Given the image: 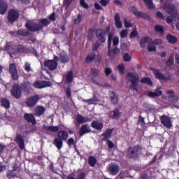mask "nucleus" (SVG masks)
Here are the masks:
<instances>
[{
  "label": "nucleus",
  "mask_w": 179,
  "mask_h": 179,
  "mask_svg": "<svg viewBox=\"0 0 179 179\" xmlns=\"http://www.w3.org/2000/svg\"><path fill=\"white\" fill-rule=\"evenodd\" d=\"M38 22H35L33 21H27L25 24V27L27 29L28 31H39V30H43L44 27H48L51 22L47 18H43L38 20Z\"/></svg>",
  "instance_id": "1"
},
{
  "label": "nucleus",
  "mask_w": 179,
  "mask_h": 179,
  "mask_svg": "<svg viewBox=\"0 0 179 179\" xmlns=\"http://www.w3.org/2000/svg\"><path fill=\"white\" fill-rule=\"evenodd\" d=\"M142 145H135L130 146L127 149L128 159H133V160H138L142 155Z\"/></svg>",
  "instance_id": "2"
},
{
  "label": "nucleus",
  "mask_w": 179,
  "mask_h": 179,
  "mask_svg": "<svg viewBox=\"0 0 179 179\" xmlns=\"http://www.w3.org/2000/svg\"><path fill=\"white\" fill-rule=\"evenodd\" d=\"M44 129L45 131H50V132H58L57 138L61 139L62 141H67L69 135L68 134V131L65 130L59 131V126H45L44 125Z\"/></svg>",
  "instance_id": "3"
},
{
  "label": "nucleus",
  "mask_w": 179,
  "mask_h": 179,
  "mask_svg": "<svg viewBox=\"0 0 179 179\" xmlns=\"http://www.w3.org/2000/svg\"><path fill=\"white\" fill-rule=\"evenodd\" d=\"M27 84L24 83L20 86L19 84H14L10 90V94L15 99H20L22 97V90L26 92Z\"/></svg>",
  "instance_id": "4"
},
{
  "label": "nucleus",
  "mask_w": 179,
  "mask_h": 179,
  "mask_svg": "<svg viewBox=\"0 0 179 179\" xmlns=\"http://www.w3.org/2000/svg\"><path fill=\"white\" fill-rule=\"evenodd\" d=\"M113 37H114V33H110L108 35V55L109 57H113V55H118L120 50L117 46H114L113 48H111V45L113 44Z\"/></svg>",
  "instance_id": "5"
},
{
  "label": "nucleus",
  "mask_w": 179,
  "mask_h": 179,
  "mask_svg": "<svg viewBox=\"0 0 179 179\" xmlns=\"http://www.w3.org/2000/svg\"><path fill=\"white\" fill-rule=\"evenodd\" d=\"M164 9L166 12V13H169V15H171L174 22H178L179 15L177 7L170 3H166L164 6Z\"/></svg>",
  "instance_id": "6"
},
{
  "label": "nucleus",
  "mask_w": 179,
  "mask_h": 179,
  "mask_svg": "<svg viewBox=\"0 0 179 179\" xmlns=\"http://www.w3.org/2000/svg\"><path fill=\"white\" fill-rule=\"evenodd\" d=\"M128 78H131L129 80V82L131 83L130 89L134 92H138V87L139 85V75L134 74V73H128Z\"/></svg>",
  "instance_id": "7"
},
{
  "label": "nucleus",
  "mask_w": 179,
  "mask_h": 179,
  "mask_svg": "<svg viewBox=\"0 0 179 179\" xmlns=\"http://www.w3.org/2000/svg\"><path fill=\"white\" fill-rule=\"evenodd\" d=\"M147 44H154L155 45H160L163 44V41L162 39L152 40V38L149 36H144L140 40V47L141 48H145Z\"/></svg>",
  "instance_id": "8"
},
{
  "label": "nucleus",
  "mask_w": 179,
  "mask_h": 179,
  "mask_svg": "<svg viewBox=\"0 0 179 179\" xmlns=\"http://www.w3.org/2000/svg\"><path fill=\"white\" fill-rule=\"evenodd\" d=\"M20 16V13H19V10L16 9H10L7 14V22L8 23H10V24H13L17 19H19Z\"/></svg>",
  "instance_id": "9"
},
{
  "label": "nucleus",
  "mask_w": 179,
  "mask_h": 179,
  "mask_svg": "<svg viewBox=\"0 0 179 179\" xmlns=\"http://www.w3.org/2000/svg\"><path fill=\"white\" fill-rule=\"evenodd\" d=\"M129 12H131L134 16L137 17L138 19H145V20H149L150 16L146 13L138 11V8L134 6L129 8Z\"/></svg>",
  "instance_id": "10"
},
{
  "label": "nucleus",
  "mask_w": 179,
  "mask_h": 179,
  "mask_svg": "<svg viewBox=\"0 0 179 179\" xmlns=\"http://www.w3.org/2000/svg\"><path fill=\"white\" fill-rule=\"evenodd\" d=\"M41 99V98L38 94L29 96V98L27 99L25 104L26 106H27V107H29V108H34V107H36L37 103H38V101H40Z\"/></svg>",
  "instance_id": "11"
},
{
  "label": "nucleus",
  "mask_w": 179,
  "mask_h": 179,
  "mask_svg": "<svg viewBox=\"0 0 179 179\" xmlns=\"http://www.w3.org/2000/svg\"><path fill=\"white\" fill-rule=\"evenodd\" d=\"M156 78V79H158V80H164V82H167V80H171V78H173L172 74H169L166 77L163 75V73L157 69H151Z\"/></svg>",
  "instance_id": "12"
},
{
  "label": "nucleus",
  "mask_w": 179,
  "mask_h": 179,
  "mask_svg": "<svg viewBox=\"0 0 179 179\" xmlns=\"http://www.w3.org/2000/svg\"><path fill=\"white\" fill-rule=\"evenodd\" d=\"M95 36L98 38L97 41L101 42L102 44H104L107 40L106 37V31L101 28H98L95 30Z\"/></svg>",
  "instance_id": "13"
},
{
  "label": "nucleus",
  "mask_w": 179,
  "mask_h": 179,
  "mask_svg": "<svg viewBox=\"0 0 179 179\" xmlns=\"http://www.w3.org/2000/svg\"><path fill=\"white\" fill-rule=\"evenodd\" d=\"M33 86L36 89H44L45 87H51L52 83L51 81L36 80L33 83Z\"/></svg>",
  "instance_id": "14"
},
{
  "label": "nucleus",
  "mask_w": 179,
  "mask_h": 179,
  "mask_svg": "<svg viewBox=\"0 0 179 179\" xmlns=\"http://www.w3.org/2000/svg\"><path fill=\"white\" fill-rule=\"evenodd\" d=\"M43 66L48 68L49 71H55L58 68V62L55 60L46 59L43 62Z\"/></svg>",
  "instance_id": "15"
},
{
  "label": "nucleus",
  "mask_w": 179,
  "mask_h": 179,
  "mask_svg": "<svg viewBox=\"0 0 179 179\" xmlns=\"http://www.w3.org/2000/svg\"><path fill=\"white\" fill-rule=\"evenodd\" d=\"M159 120L161 122V124L164 125V127H166V128H171L173 127V123H171V117L166 115H162V116L159 117Z\"/></svg>",
  "instance_id": "16"
},
{
  "label": "nucleus",
  "mask_w": 179,
  "mask_h": 179,
  "mask_svg": "<svg viewBox=\"0 0 179 179\" xmlns=\"http://www.w3.org/2000/svg\"><path fill=\"white\" fill-rule=\"evenodd\" d=\"M15 142L18 145V147L21 150H24L26 149L24 146V138H23V135L19 134H17L15 138Z\"/></svg>",
  "instance_id": "17"
},
{
  "label": "nucleus",
  "mask_w": 179,
  "mask_h": 179,
  "mask_svg": "<svg viewBox=\"0 0 179 179\" xmlns=\"http://www.w3.org/2000/svg\"><path fill=\"white\" fill-rule=\"evenodd\" d=\"M9 72L14 80H17L19 79V73H17L16 65H15L14 63L10 64Z\"/></svg>",
  "instance_id": "18"
},
{
  "label": "nucleus",
  "mask_w": 179,
  "mask_h": 179,
  "mask_svg": "<svg viewBox=\"0 0 179 179\" xmlns=\"http://www.w3.org/2000/svg\"><path fill=\"white\" fill-rule=\"evenodd\" d=\"M110 176H117L120 173V166L117 164H111L108 168Z\"/></svg>",
  "instance_id": "19"
},
{
  "label": "nucleus",
  "mask_w": 179,
  "mask_h": 179,
  "mask_svg": "<svg viewBox=\"0 0 179 179\" xmlns=\"http://www.w3.org/2000/svg\"><path fill=\"white\" fill-rule=\"evenodd\" d=\"M121 115H122V113L120 110V108H115L113 110L110 111L109 118L118 120Z\"/></svg>",
  "instance_id": "20"
},
{
  "label": "nucleus",
  "mask_w": 179,
  "mask_h": 179,
  "mask_svg": "<svg viewBox=\"0 0 179 179\" xmlns=\"http://www.w3.org/2000/svg\"><path fill=\"white\" fill-rule=\"evenodd\" d=\"M24 120H25L27 122L32 124V125H36V124H37V121H36V117L32 113H25L24 115Z\"/></svg>",
  "instance_id": "21"
},
{
  "label": "nucleus",
  "mask_w": 179,
  "mask_h": 179,
  "mask_svg": "<svg viewBox=\"0 0 179 179\" xmlns=\"http://www.w3.org/2000/svg\"><path fill=\"white\" fill-rule=\"evenodd\" d=\"M92 130H90V126L89 124H83L78 131V134L80 136H83V135H86V134H90Z\"/></svg>",
  "instance_id": "22"
},
{
  "label": "nucleus",
  "mask_w": 179,
  "mask_h": 179,
  "mask_svg": "<svg viewBox=\"0 0 179 179\" xmlns=\"http://www.w3.org/2000/svg\"><path fill=\"white\" fill-rule=\"evenodd\" d=\"M91 127L94 129H96V131H101L104 128V123L99 120H93L91 123Z\"/></svg>",
  "instance_id": "23"
},
{
  "label": "nucleus",
  "mask_w": 179,
  "mask_h": 179,
  "mask_svg": "<svg viewBox=\"0 0 179 179\" xmlns=\"http://www.w3.org/2000/svg\"><path fill=\"white\" fill-rule=\"evenodd\" d=\"M44 113H45V108L44 106H37L34 108V115L36 117H41Z\"/></svg>",
  "instance_id": "24"
},
{
  "label": "nucleus",
  "mask_w": 179,
  "mask_h": 179,
  "mask_svg": "<svg viewBox=\"0 0 179 179\" xmlns=\"http://www.w3.org/2000/svg\"><path fill=\"white\" fill-rule=\"evenodd\" d=\"M96 61V52H90L85 58V64H92Z\"/></svg>",
  "instance_id": "25"
},
{
  "label": "nucleus",
  "mask_w": 179,
  "mask_h": 179,
  "mask_svg": "<svg viewBox=\"0 0 179 179\" xmlns=\"http://www.w3.org/2000/svg\"><path fill=\"white\" fill-rule=\"evenodd\" d=\"M162 94L163 91L159 90H156L154 92L152 91L147 92V96H148V97H151L152 99H155V97H160V96Z\"/></svg>",
  "instance_id": "26"
},
{
  "label": "nucleus",
  "mask_w": 179,
  "mask_h": 179,
  "mask_svg": "<svg viewBox=\"0 0 179 179\" xmlns=\"http://www.w3.org/2000/svg\"><path fill=\"white\" fill-rule=\"evenodd\" d=\"M112 134H113V129H107L106 131H104L101 134V136H103V138H102V141L103 142H106V141L110 140L109 138H111Z\"/></svg>",
  "instance_id": "27"
},
{
  "label": "nucleus",
  "mask_w": 179,
  "mask_h": 179,
  "mask_svg": "<svg viewBox=\"0 0 179 179\" xmlns=\"http://www.w3.org/2000/svg\"><path fill=\"white\" fill-rule=\"evenodd\" d=\"M115 20V24L117 29H122V22H121V16L120 15V13H117L115 15L114 17Z\"/></svg>",
  "instance_id": "28"
},
{
  "label": "nucleus",
  "mask_w": 179,
  "mask_h": 179,
  "mask_svg": "<svg viewBox=\"0 0 179 179\" xmlns=\"http://www.w3.org/2000/svg\"><path fill=\"white\" fill-rule=\"evenodd\" d=\"M8 12V3L1 1L0 3V15H5Z\"/></svg>",
  "instance_id": "29"
},
{
  "label": "nucleus",
  "mask_w": 179,
  "mask_h": 179,
  "mask_svg": "<svg viewBox=\"0 0 179 179\" xmlns=\"http://www.w3.org/2000/svg\"><path fill=\"white\" fill-rule=\"evenodd\" d=\"M0 103L1 104V107H3V108H6V110H9V108H10V101H8V99L1 98Z\"/></svg>",
  "instance_id": "30"
},
{
  "label": "nucleus",
  "mask_w": 179,
  "mask_h": 179,
  "mask_svg": "<svg viewBox=\"0 0 179 179\" xmlns=\"http://www.w3.org/2000/svg\"><path fill=\"white\" fill-rule=\"evenodd\" d=\"M53 145L56 146V148L59 150H61L62 149V146L64 145V141L62 140L61 138H58V137L55 138L54 141H53Z\"/></svg>",
  "instance_id": "31"
},
{
  "label": "nucleus",
  "mask_w": 179,
  "mask_h": 179,
  "mask_svg": "<svg viewBox=\"0 0 179 179\" xmlns=\"http://www.w3.org/2000/svg\"><path fill=\"white\" fill-rule=\"evenodd\" d=\"M110 103H112V104H114V106L117 105V103H118V95H117L115 92L112 91L110 92Z\"/></svg>",
  "instance_id": "32"
},
{
  "label": "nucleus",
  "mask_w": 179,
  "mask_h": 179,
  "mask_svg": "<svg viewBox=\"0 0 179 179\" xmlns=\"http://www.w3.org/2000/svg\"><path fill=\"white\" fill-rule=\"evenodd\" d=\"M88 164L90 166V167H96V164H97V159L96 157L90 155L88 157Z\"/></svg>",
  "instance_id": "33"
},
{
  "label": "nucleus",
  "mask_w": 179,
  "mask_h": 179,
  "mask_svg": "<svg viewBox=\"0 0 179 179\" xmlns=\"http://www.w3.org/2000/svg\"><path fill=\"white\" fill-rule=\"evenodd\" d=\"M66 82L67 83H72L73 82V71L70 70L66 74Z\"/></svg>",
  "instance_id": "34"
},
{
  "label": "nucleus",
  "mask_w": 179,
  "mask_h": 179,
  "mask_svg": "<svg viewBox=\"0 0 179 179\" xmlns=\"http://www.w3.org/2000/svg\"><path fill=\"white\" fill-rule=\"evenodd\" d=\"M166 40L169 43V44H176V43H177V41H178V39H177V37H176L171 34L167 35Z\"/></svg>",
  "instance_id": "35"
},
{
  "label": "nucleus",
  "mask_w": 179,
  "mask_h": 179,
  "mask_svg": "<svg viewBox=\"0 0 179 179\" xmlns=\"http://www.w3.org/2000/svg\"><path fill=\"white\" fill-rule=\"evenodd\" d=\"M140 82L141 83H143V85H148V86H152V85H153V81H152V79H150L149 77L141 78Z\"/></svg>",
  "instance_id": "36"
},
{
  "label": "nucleus",
  "mask_w": 179,
  "mask_h": 179,
  "mask_svg": "<svg viewBox=\"0 0 179 179\" xmlns=\"http://www.w3.org/2000/svg\"><path fill=\"white\" fill-rule=\"evenodd\" d=\"M59 58L62 64H66V62H69V56H68V54H61Z\"/></svg>",
  "instance_id": "37"
},
{
  "label": "nucleus",
  "mask_w": 179,
  "mask_h": 179,
  "mask_svg": "<svg viewBox=\"0 0 179 179\" xmlns=\"http://www.w3.org/2000/svg\"><path fill=\"white\" fill-rule=\"evenodd\" d=\"M16 34L17 36H30V32L26 29H19L16 31Z\"/></svg>",
  "instance_id": "38"
},
{
  "label": "nucleus",
  "mask_w": 179,
  "mask_h": 179,
  "mask_svg": "<svg viewBox=\"0 0 179 179\" xmlns=\"http://www.w3.org/2000/svg\"><path fill=\"white\" fill-rule=\"evenodd\" d=\"M4 51H7L8 54H12L13 52V46L10 45V42L6 43Z\"/></svg>",
  "instance_id": "39"
},
{
  "label": "nucleus",
  "mask_w": 179,
  "mask_h": 179,
  "mask_svg": "<svg viewBox=\"0 0 179 179\" xmlns=\"http://www.w3.org/2000/svg\"><path fill=\"white\" fill-rule=\"evenodd\" d=\"M143 108H145V110L147 111H153V110H155V106H153V105H152L148 102L143 103Z\"/></svg>",
  "instance_id": "40"
},
{
  "label": "nucleus",
  "mask_w": 179,
  "mask_h": 179,
  "mask_svg": "<svg viewBox=\"0 0 179 179\" xmlns=\"http://www.w3.org/2000/svg\"><path fill=\"white\" fill-rule=\"evenodd\" d=\"M155 31H156V33H159L161 36L164 35V29L162 25H159V24L156 25L155 27Z\"/></svg>",
  "instance_id": "41"
},
{
  "label": "nucleus",
  "mask_w": 179,
  "mask_h": 179,
  "mask_svg": "<svg viewBox=\"0 0 179 179\" xmlns=\"http://www.w3.org/2000/svg\"><path fill=\"white\" fill-rule=\"evenodd\" d=\"M90 72L92 78H97L101 73L100 71L96 68L91 69Z\"/></svg>",
  "instance_id": "42"
},
{
  "label": "nucleus",
  "mask_w": 179,
  "mask_h": 179,
  "mask_svg": "<svg viewBox=\"0 0 179 179\" xmlns=\"http://www.w3.org/2000/svg\"><path fill=\"white\" fill-rule=\"evenodd\" d=\"M145 5L148 8V9H155V6L153 5V0H143Z\"/></svg>",
  "instance_id": "43"
},
{
  "label": "nucleus",
  "mask_w": 179,
  "mask_h": 179,
  "mask_svg": "<svg viewBox=\"0 0 179 179\" xmlns=\"http://www.w3.org/2000/svg\"><path fill=\"white\" fill-rule=\"evenodd\" d=\"M64 92L67 99H71L72 97V92L71 91V87L67 86L64 88Z\"/></svg>",
  "instance_id": "44"
},
{
  "label": "nucleus",
  "mask_w": 179,
  "mask_h": 179,
  "mask_svg": "<svg viewBox=\"0 0 179 179\" xmlns=\"http://www.w3.org/2000/svg\"><path fill=\"white\" fill-rule=\"evenodd\" d=\"M76 122L77 124H85V122H87V120H86V118H85L82 115H78L76 118Z\"/></svg>",
  "instance_id": "45"
},
{
  "label": "nucleus",
  "mask_w": 179,
  "mask_h": 179,
  "mask_svg": "<svg viewBox=\"0 0 179 179\" xmlns=\"http://www.w3.org/2000/svg\"><path fill=\"white\" fill-rule=\"evenodd\" d=\"M117 69L119 71L120 75L125 74V66L123 64H119Z\"/></svg>",
  "instance_id": "46"
},
{
  "label": "nucleus",
  "mask_w": 179,
  "mask_h": 179,
  "mask_svg": "<svg viewBox=\"0 0 179 179\" xmlns=\"http://www.w3.org/2000/svg\"><path fill=\"white\" fill-rule=\"evenodd\" d=\"M83 101L84 103H87V104H96V103H99L98 99H83Z\"/></svg>",
  "instance_id": "47"
},
{
  "label": "nucleus",
  "mask_w": 179,
  "mask_h": 179,
  "mask_svg": "<svg viewBox=\"0 0 179 179\" xmlns=\"http://www.w3.org/2000/svg\"><path fill=\"white\" fill-rule=\"evenodd\" d=\"M94 33H96V31H94V29L93 28L89 29L87 37L88 38H90V40L93 39V38L94 37Z\"/></svg>",
  "instance_id": "48"
},
{
  "label": "nucleus",
  "mask_w": 179,
  "mask_h": 179,
  "mask_svg": "<svg viewBox=\"0 0 179 179\" xmlns=\"http://www.w3.org/2000/svg\"><path fill=\"white\" fill-rule=\"evenodd\" d=\"M101 42L100 41H96V43L92 45V51H97L98 48L101 46Z\"/></svg>",
  "instance_id": "49"
},
{
  "label": "nucleus",
  "mask_w": 179,
  "mask_h": 179,
  "mask_svg": "<svg viewBox=\"0 0 179 179\" xmlns=\"http://www.w3.org/2000/svg\"><path fill=\"white\" fill-rule=\"evenodd\" d=\"M174 64V56H170L169 59L166 61V66H171Z\"/></svg>",
  "instance_id": "50"
},
{
  "label": "nucleus",
  "mask_w": 179,
  "mask_h": 179,
  "mask_svg": "<svg viewBox=\"0 0 179 179\" xmlns=\"http://www.w3.org/2000/svg\"><path fill=\"white\" fill-rule=\"evenodd\" d=\"M6 177L8 178H15V177H16V173L13 171H8L6 173Z\"/></svg>",
  "instance_id": "51"
},
{
  "label": "nucleus",
  "mask_w": 179,
  "mask_h": 179,
  "mask_svg": "<svg viewBox=\"0 0 179 179\" xmlns=\"http://www.w3.org/2000/svg\"><path fill=\"white\" fill-rule=\"evenodd\" d=\"M80 22H82V15L78 14L77 18L74 19L73 23L74 24H80Z\"/></svg>",
  "instance_id": "52"
},
{
  "label": "nucleus",
  "mask_w": 179,
  "mask_h": 179,
  "mask_svg": "<svg viewBox=\"0 0 179 179\" xmlns=\"http://www.w3.org/2000/svg\"><path fill=\"white\" fill-rule=\"evenodd\" d=\"M128 37V30L127 29H123L120 32V38H127Z\"/></svg>",
  "instance_id": "53"
},
{
  "label": "nucleus",
  "mask_w": 179,
  "mask_h": 179,
  "mask_svg": "<svg viewBox=\"0 0 179 179\" xmlns=\"http://www.w3.org/2000/svg\"><path fill=\"white\" fill-rule=\"evenodd\" d=\"M123 59L125 62H129L131 59H132V57L129 55V53H125L123 56Z\"/></svg>",
  "instance_id": "54"
},
{
  "label": "nucleus",
  "mask_w": 179,
  "mask_h": 179,
  "mask_svg": "<svg viewBox=\"0 0 179 179\" xmlns=\"http://www.w3.org/2000/svg\"><path fill=\"white\" fill-rule=\"evenodd\" d=\"M112 40L113 47H117L120 44V38L118 37L115 36L113 38H112Z\"/></svg>",
  "instance_id": "55"
},
{
  "label": "nucleus",
  "mask_w": 179,
  "mask_h": 179,
  "mask_svg": "<svg viewBox=\"0 0 179 179\" xmlns=\"http://www.w3.org/2000/svg\"><path fill=\"white\" fill-rule=\"evenodd\" d=\"M80 5L82 8H84V9H89V4H87L85 0H80Z\"/></svg>",
  "instance_id": "56"
},
{
  "label": "nucleus",
  "mask_w": 179,
  "mask_h": 179,
  "mask_svg": "<svg viewBox=\"0 0 179 179\" xmlns=\"http://www.w3.org/2000/svg\"><path fill=\"white\" fill-rule=\"evenodd\" d=\"M138 36V31L136 29H133L130 33L129 37L130 38H135Z\"/></svg>",
  "instance_id": "57"
},
{
  "label": "nucleus",
  "mask_w": 179,
  "mask_h": 179,
  "mask_svg": "<svg viewBox=\"0 0 179 179\" xmlns=\"http://www.w3.org/2000/svg\"><path fill=\"white\" fill-rule=\"evenodd\" d=\"M67 145L69 147L72 146L73 145H76V143L75 142V140L73 139V138H70L68 139Z\"/></svg>",
  "instance_id": "58"
},
{
  "label": "nucleus",
  "mask_w": 179,
  "mask_h": 179,
  "mask_svg": "<svg viewBox=\"0 0 179 179\" xmlns=\"http://www.w3.org/2000/svg\"><path fill=\"white\" fill-rule=\"evenodd\" d=\"M24 69L26 71V72H30V71H31V66H30V64L26 62L24 66Z\"/></svg>",
  "instance_id": "59"
},
{
  "label": "nucleus",
  "mask_w": 179,
  "mask_h": 179,
  "mask_svg": "<svg viewBox=\"0 0 179 179\" xmlns=\"http://www.w3.org/2000/svg\"><path fill=\"white\" fill-rule=\"evenodd\" d=\"M141 179H149V176H148V171H144L141 173Z\"/></svg>",
  "instance_id": "60"
},
{
  "label": "nucleus",
  "mask_w": 179,
  "mask_h": 179,
  "mask_svg": "<svg viewBox=\"0 0 179 179\" xmlns=\"http://www.w3.org/2000/svg\"><path fill=\"white\" fill-rule=\"evenodd\" d=\"M169 99L171 101H173V103H177V101H178V100H179L178 96H174V95L169 96Z\"/></svg>",
  "instance_id": "61"
},
{
  "label": "nucleus",
  "mask_w": 179,
  "mask_h": 179,
  "mask_svg": "<svg viewBox=\"0 0 179 179\" xmlns=\"http://www.w3.org/2000/svg\"><path fill=\"white\" fill-rule=\"evenodd\" d=\"M148 50L149 52L156 51V46L153 45V44H149L148 46Z\"/></svg>",
  "instance_id": "62"
},
{
  "label": "nucleus",
  "mask_w": 179,
  "mask_h": 179,
  "mask_svg": "<svg viewBox=\"0 0 179 179\" xmlns=\"http://www.w3.org/2000/svg\"><path fill=\"white\" fill-rule=\"evenodd\" d=\"M85 178H86V173L85 172H81L76 178V179H85Z\"/></svg>",
  "instance_id": "63"
},
{
  "label": "nucleus",
  "mask_w": 179,
  "mask_h": 179,
  "mask_svg": "<svg viewBox=\"0 0 179 179\" xmlns=\"http://www.w3.org/2000/svg\"><path fill=\"white\" fill-rule=\"evenodd\" d=\"M156 16H157V17H158L159 19H161V20H164V19H165L164 15L163 13H162V12H160V11L157 12Z\"/></svg>",
  "instance_id": "64"
}]
</instances>
